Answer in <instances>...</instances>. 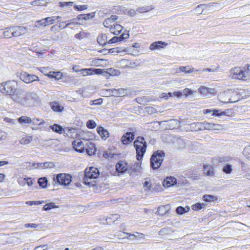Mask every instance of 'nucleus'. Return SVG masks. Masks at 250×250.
<instances>
[{"label":"nucleus","mask_w":250,"mask_h":250,"mask_svg":"<svg viewBox=\"0 0 250 250\" xmlns=\"http://www.w3.org/2000/svg\"><path fill=\"white\" fill-rule=\"evenodd\" d=\"M100 174L99 170L94 167L86 168L85 170L84 177L83 178L84 184L89 186H94L96 185L95 179H97Z\"/></svg>","instance_id":"obj_1"},{"label":"nucleus","mask_w":250,"mask_h":250,"mask_svg":"<svg viewBox=\"0 0 250 250\" xmlns=\"http://www.w3.org/2000/svg\"><path fill=\"white\" fill-rule=\"evenodd\" d=\"M41 99L38 93L34 91L26 92L22 101V105L26 107H33L40 104Z\"/></svg>","instance_id":"obj_2"},{"label":"nucleus","mask_w":250,"mask_h":250,"mask_svg":"<svg viewBox=\"0 0 250 250\" xmlns=\"http://www.w3.org/2000/svg\"><path fill=\"white\" fill-rule=\"evenodd\" d=\"M136 151V158L138 161L142 159L146 152L147 144L144 137L138 136L134 142Z\"/></svg>","instance_id":"obj_3"},{"label":"nucleus","mask_w":250,"mask_h":250,"mask_svg":"<svg viewBox=\"0 0 250 250\" xmlns=\"http://www.w3.org/2000/svg\"><path fill=\"white\" fill-rule=\"evenodd\" d=\"M165 152L162 150H157L153 152L150 158V166L153 169H158L164 160Z\"/></svg>","instance_id":"obj_4"},{"label":"nucleus","mask_w":250,"mask_h":250,"mask_svg":"<svg viewBox=\"0 0 250 250\" xmlns=\"http://www.w3.org/2000/svg\"><path fill=\"white\" fill-rule=\"evenodd\" d=\"M17 84L14 81H8L0 83V92L6 95H12L16 90Z\"/></svg>","instance_id":"obj_5"},{"label":"nucleus","mask_w":250,"mask_h":250,"mask_svg":"<svg viewBox=\"0 0 250 250\" xmlns=\"http://www.w3.org/2000/svg\"><path fill=\"white\" fill-rule=\"evenodd\" d=\"M54 185L56 184L62 186H68L72 182V176L69 174L59 173L53 177Z\"/></svg>","instance_id":"obj_6"},{"label":"nucleus","mask_w":250,"mask_h":250,"mask_svg":"<svg viewBox=\"0 0 250 250\" xmlns=\"http://www.w3.org/2000/svg\"><path fill=\"white\" fill-rule=\"evenodd\" d=\"M229 77L232 79L246 81L244 69L240 67L232 68L229 71Z\"/></svg>","instance_id":"obj_7"},{"label":"nucleus","mask_w":250,"mask_h":250,"mask_svg":"<svg viewBox=\"0 0 250 250\" xmlns=\"http://www.w3.org/2000/svg\"><path fill=\"white\" fill-rule=\"evenodd\" d=\"M12 99L15 102H17L22 105V101L24 100L25 94L24 91L21 89H17L16 88V91L11 95Z\"/></svg>","instance_id":"obj_8"},{"label":"nucleus","mask_w":250,"mask_h":250,"mask_svg":"<svg viewBox=\"0 0 250 250\" xmlns=\"http://www.w3.org/2000/svg\"><path fill=\"white\" fill-rule=\"evenodd\" d=\"M11 29L13 31V36L16 37L24 35L27 32V29L22 26H11Z\"/></svg>","instance_id":"obj_9"},{"label":"nucleus","mask_w":250,"mask_h":250,"mask_svg":"<svg viewBox=\"0 0 250 250\" xmlns=\"http://www.w3.org/2000/svg\"><path fill=\"white\" fill-rule=\"evenodd\" d=\"M197 125H199L200 127H203L205 129L208 130H219L222 128L220 125L214 124L209 123H197Z\"/></svg>","instance_id":"obj_10"},{"label":"nucleus","mask_w":250,"mask_h":250,"mask_svg":"<svg viewBox=\"0 0 250 250\" xmlns=\"http://www.w3.org/2000/svg\"><path fill=\"white\" fill-rule=\"evenodd\" d=\"M72 145L75 150L80 153L83 152L85 150V144H84L81 140L73 141Z\"/></svg>","instance_id":"obj_11"},{"label":"nucleus","mask_w":250,"mask_h":250,"mask_svg":"<svg viewBox=\"0 0 250 250\" xmlns=\"http://www.w3.org/2000/svg\"><path fill=\"white\" fill-rule=\"evenodd\" d=\"M85 149L86 153L90 156L94 155L96 151L95 144L92 142H88L87 141H85Z\"/></svg>","instance_id":"obj_12"},{"label":"nucleus","mask_w":250,"mask_h":250,"mask_svg":"<svg viewBox=\"0 0 250 250\" xmlns=\"http://www.w3.org/2000/svg\"><path fill=\"white\" fill-rule=\"evenodd\" d=\"M126 90L123 88L119 89H110L107 90L109 92V96H113L115 97L123 96L126 94Z\"/></svg>","instance_id":"obj_13"},{"label":"nucleus","mask_w":250,"mask_h":250,"mask_svg":"<svg viewBox=\"0 0 250 250\" xmlns=\"http://www.w3.org/2000/svg\"><path fill=\"white\" fill-rule=\"evenodd\" d=\"M128 164L124 161H120L116 165V169L119 173H124L127 171Z\"/></svg>","instance_id":"obj_14"},{"label":"nucleus","mask_w":250,"mask_h":250,"mask_svg":"<svg viewBox=\"0 0 250 250\" xmlns=\"http://www.w3.org/2000/svg\"><path fill=\"white\" fill-rule=\"evenodd\" d=\"M141 168V165L139 163H135L127 167V173L129 175H133L139 171Z\"/></svg>","instance_id":"obj_15"},{"label":"nucleus","mask_w":250,"mask_h":250,"mask_svg":"<svg viewBox=\"0 0 250 250\" xmlns=\"http://www.w3.org/2000/svg\"><path fill=\"white\" fill-rule=\"evenodd\" d=\"M134 135L131 132H127L122 137V142L123 144L127 145L129 144L134 139Z\"/></svg>","instance_id":"obj_16"},{"label":"nucleus","mask_w":250,"mask_h":250,"mask_svg":"<svg viewBox=\"0 0 250 250\" xmlns=\"http://www.w3.org/2000/svg\"><path fill=\"white\" fill-rule=\"evenodd\" d=\"M33 166L35 168H39L40 169H45L47 168H53L55 167V164L53 162H45V163H34Z\"/></svg>","instance_id":"obj_17"},{"label":"nucleus","mask_w":250,"mask_h":250,"mask_svg":"<svg viewBox=\"0 0 250 250\" xmlns=\"http://www.w3.org/2000/svg\"><path fill=\"white\" fill-rule=\"evenodd\" d=\"M167 43L166 42L162 41H158L152 43L150 46L149 49L151 50H154L157 49L163 48L164 46H166Z\"/></svg>","instance_id":"obj_18"},{"label":"nucleus","mask_w":250,"mask_h":250,"mask_svg":"<svg viewBox=\"0 0 250 250\" xmlns=\"http://www.w3.org/2000/svg\"><path fill=\"white\" fill-rule=\"evenodd\" d=\"M204 173L207 176H213L214 175V167L212 166L207 164L203 166Z\"/></svg>","instance_id":"obj_19"},{"label":"nucleus","mask_w":250,"mask_h":250,"mask_svg":"<svg viewBox=\"0 0 250 250\" xmlns=\"http://www.w3.org/2000/svg\"><path fill=\"white\" fill-rule=\"evenodd\" d=\"M50 105L52 109L55 112H61L64 109L63 106L60 105L57 102L54 101L51 102Z\"/></svg>","instance_id":"obj_20"},{"label":"nucleus","mask_w":250,"mask_h":250,"mask_svg":"<svg viewBox=\"0 0 250 250\" xmlns=\"http://www.w3.org/2000/svg\"><path fill=\"white\" fill-rule=\"evenodd\" d=\"M231 158L229 156L216 157L213 159V161L215 164H219L220 163H225L230 161Z\"/></svg>","instance_id":"obj_21"},{"label":"nucleus","mask_w":250,"mask_h":250,"mask_svg":"<svg viewBox=\"0 0 250 250\" xmlns=\"http://www.w3.org/2000/svg\"><path fill=\"white\" fill-rule=\"evenodd\" d=\"M97 130L99 134L103 139H106L109 136L108 131L102 126L98 127L97 128Z\"/></svg>","instance_id":"obj_22"},{"label":"nucleus","mask_w":250,"mask_h":250,"mask_svg":"<svg viewBox=\"0 0 250 250\" xmlns=\"http://www.w3.org/2000/svg\"><path fill=\"white\" fill-rule=\"evenodd\" d=\"M123 28V27L120 24H116L113 26H111L110 31L114 35H118L120 34Z\"/></svg>","instance_id":"obj_23"},{"label":"nucleus","mask_w":250,"mask_h":250,"mask_svg":"<svg viewBox=\"0 0 250 250\" xmlns=\"http://www.w3.org/2000/svg\"><path fill=\"white\" fill-rule=\"evenodd\" d=\"M169 209L168 205L166 206H161L158 207L157 213L160 215H164L168 212Z\"/></svg>","instance_id":"obj_24"},{"label":"nucleus","mask_w":250,"mask_h":250,"mask_svg":"<svg viewBox=\"0 0 250 250\" xmlns=\"http://www.w3.org/2000/svg\"><path fill=\"white\" fill-rule=\"evenodd\" d=\"M120 218V215L118 214H110L109 216L106 218V223L110 224L114 223Z\"/></svg>","instance_id":"obj_25"},{"label":"nucleus","mask_w":250,"mask_h":250,"mask_svg":"<svg viewBox=\"0 0 250 250\" xmlns=\"http://www.w3.org/2000/svg\"><path fill=\"white\" fill-rule=\"evenodd\" d=\"M176 179L175 178L170 177L167 178V180L164 181L163 185L164 187H169L176 183Z\"/></svg>","instance_id":"obj_26"},{"label":"nucleus","mask_w":250,"mask_h":250,"mask_svg":"<svg viewBox=\"0 0 250 250\" xmlns=\"http://www.w3.org/2000/svg\"><path fill=\"white\" fill-rule=\"evenodd\" d=\"M18 76L20 77V79L23 81L24 83H29V78L30 76V74L25 72H22Z\"/></svg>","instance_id":"obj_27"},{"label":"nucleus","mask_w":250,"mask_h":250,"mask_svg":"<svg viewBox=\"0 0 250 250\" xmlns=\"http://www.w3.org/2000/svg\"><path fill=\"white\" fill-rule=\"evenodd\" d=\"M107 36L106 34H103L97 37V42L101 45H105L107 42Z\"/></svg>","instance_id":"obj_28"},{"label":"nucleus","mask_w":250,"mask_h":250,"mask_svg":"<svg viewBox=\"0 0 250 250\" xmlns=\"http://www.w3.org/2000/svg\"><path fill=\"white\" fill-rule=\"evenodd\" d=\"M18 121L21 124H30L32 123V119L31 118L24 116L19 118Z\"/></svg>","instance_id":"obj_29"},{"label":"nucleus","mask_w":250,"mask_h":250,"mask_svg":"<svg viewBox=\"0 0 250 250\" xmlns=\"http://www.w3.org/2000/svg\"><path fill=\"white\" fill-rule=\"evenodd\" d=\"M50 127L53 131L59 134H62L63 130L62 127L58 124H54L52 125H50Z\"/></svg>","instance_id":"obj_30"},{"label":"nucleus","mask_w":250,"mask_h":250,"mask_svg":"<svg viewBox=\"0 0 250 250\" xmlns=\"http://www.w3.org/2000/svg\"><path fill=\"white\" fill-rule=\"evenodd\" d=\"M13 31L11 29V26L6 28L2 33L4 37L6 38H10L13 36Z\"/></svg>","instance_id":"obj_31"},{"label":"nucleus","mask_w":250,"mask_h":250,"mask_svg":"<svg viewBox=\"0 0 250 250\" xmlns=\"http://www.w3.org/2000/svg\"><path fill=\"white\" fill-rule=\"evenodd\" d=\"M217 199V198L212 195L205 194L203 196V200L207 202H210Z\"/></svg>","instance_id":"obj_32"},{"label":"nucleus","mask_w":250,"mask_h":250,"mask_svg":"<svg viewBox=\"0 0 250 250\" xmlns=\"http://www.w3.org/2000/svg\"><path fill=\"white\" fill-rule=\"evenodd\" d=\"M84 71H85L86 72V73H88V74H90V73H92L91 72H89L90 71H92L93 72H94L95 74H103L104 73H105L106 72L105 71H104L102 69H93V68H89V69H84Z\"/></svg>","instance_id":"obj_33"},{"label":"nucleus","mask_w":250,"mask_h":250,"mask_svg":"<svg viewBox=\"0 0 250 250\" xmlns=\"http://www.w3.org/2000/svg\"><path fill=\"white\" fill-rule=\"evenodd\" d=\"M189 210V208L188 206L185 208H184L182 206H179L176 208V212L178 214H183L185 212H188Z\"/></svg>","instance_id":"obj_34"},{"label":"nucleus","mask_w":250,"mask_h":250,"mask_svg":"<svg viewBox=\"0 0 250 250\" xmlns=\"http://www.w3.org/2000/svg\"><path fill=\"white\" fill-rule=\"evenodd\" d=\"M206 206L205 203H197L192 205L191 208L194 210H199L202 208H204Z\"/></svg>","instance_id":"obj_35"},{"label":"nucleus","mask_w":250,"mask_h":250,"mask_svg":"<svg viewBox=\"0 0 250 250\" xmlns=\"http://www.w3.org/2000/svg\"><path fill=\"white\" fill-rule=\"evenodd\" d=\"M38 182L40 187L45 188L47 186V180L45 177H42L39 179Z\"/></svg>","instance_id":"obj_36"},{"label":"nucleus","mask_w":250,"mask_h":250,"mask_svg":"<svg viewBox=\"0 0 250 250\" xmlns=\"http://www.w3.org/2000/svg\"><path fill=\"white\" fill-rule=\"evenodd\" d=\"M179 70L181 72H185L186 73H190L193 71H195L193 68H190L189 66H181L179 68Z\"/></svg>","instance_id":"obj_37"},{"label":"nucleus","mask_w":250,"mask_h":250,"mask_svg":"<svg viewBox=\"0 0 250 250\" xmlns=\"http://www.w3.org/2000/svg\"><path fill=\"white\" fill-rule=\"evenodd\" d=\"M58 208V206H56L54 203L50 202L49 203L45 204L43 206V209L44 210L47 211V210L51 209V208Z\"/></svg>","instance_id":"obj_38"},{"label":"nucleus","mask_w":250,"mask_h":250,"mask_svg":"<svg viewBox=\"0 0 250 250\" xmlns=\"http://www.w3.org/2000/svg\"><path fill=\"white\" fill-rule=\"evenodd\" d=\"M243 155L250 161V146H246L243 151Z\"/></svg>","instance_id":"obj_39"},{"label":"nucleus","mask_w":250,"mask_h":250,"mask_svg":"<svg viewBox=\"0 0 250 250\" xmlns=\"http://www.w3.org/2000/svg\"><path fill=\"white\" fill-rule=\"evenodd\" d=\"M32 141L31 137H27L22 138L20 141V143L21 145H25L29 144Z\"/></svg>","instance_id":"obj_40"},{"label":"nucleus","mask_w":250,"mask_h":250,"mask_svg":"<svg viewBox=\"0 0 250 250\" xmlns=\"http://www.w3.org/2000/svg\"><path fill=\"white\" fill-rule=\"evenodd\" d=\"M223 171L226 174H230L232 170L231 165L230 164L226 165L222 169Z\"/></svg>","instance_id":"obj_41"},{"label":"nucleus","mask_w":250,"mask_h":250,"mask_svg":"<svg viewBox=\"0 0 250 250\" xmlns=\"http://www.w3.org/2000/svg\"><path fill=\"white\" fill-rule=\"evenodd\" d=\"M206 7L205 4H201L198 5L195 8V11L198 14L202 13L203 9Z\"/></svg>","instance_id":"obj_42"},{"label":"nucleus","mask_w":250,"mask_h":250,"mask_svg":"<svg viewBox=\"0 0 250 250\" xmlns=\"http://www.w3.org/2000/svg\"><path fill=\"white\" fill-rule=\"evenodd\" d=\"M244 69V72L245 73V78L247 80L250 78V65H247V69L245 67L242 68Z\"/></svg>","instance_id":"obj_43"},{"label":"nucleus","mask_w":250,"mask_h":250,"mask_svg":"<svg viewBox=\"0 0 250 250\" xmlns=\"http://www.w3.org/2000/svg\"><path fill=\"white\" fill-rule=\"evenodd\" d=\"M24 227L26 228H32L41 229L40 224H34V223L25 224Z\"/></svg>","instance_id":"obj_44"},{"label":"nucleus","mask_w":250,"mask_h":250,"mask_svg":"<svg viewBox=\"0 0 250 250\" xmlns=\"http://www.w3.org/2000/svg\"><path fill=\"white\" fill-rule=\"evenodd\" d=\"M74 2L73 1H69V2H59V6L62 7H63L65 6L66 7H71L73 5Z\"/></svg>","instance_id":"obj_45"},{"label":"nucleus","mask_w":250,"mask_h":250,"mask_svg":"<svg viewBox=\"0 0 250 250\" xmlns=\"http://www.w3.org/2000/svg\"><path fill=\"white\" fill-rule=\"evenodd\" d=\"M86 126L88 128L93 129L96 127V124L93 120H89L86 123Z\"/></svg>","instance_id":"obj_46"},{"label":"nucleus","mask_w":250,"mask_h":250,"mask_svg":"<svg viewBox=\"0 0 250 250\" xmlns=\"http://www.w3.org/2000/svg\"><path fill=\"white\" fill-rule=\"evenodd\" d=\"M103 103V99L102 98H99L95 100L90 101L89 102V104L91 105H101Z\"/></svg>","instance_id":"obj_47"},{"label":"nucleus","mask_w":250,"mask_h":250,"mask_svg":"<svg viewBox=\"0 0 250 250\" xmlns=\"http://www.w3.org/2000/svg\"><path fill=\"white\" fill-rule=\"evenodd\" d=\"M45 21H44L46 22V25H49L50 24H53L55 21V19L53 17H47L45 18Z\"/></svg>","instance_id":"obj_48"},{"label":"nucleus","mask_w":250,"mask_h":250,"mask_svg":"<svg viewBox=\"0 0 250 250\" xmlns=\"http://www.w3.org/2000/svg\"><path fill=\"white\" fill-rule=\"evenodd\" d=\"M74 7L76 10L81 11L86 9L87 8V6L86 5H74Z\"/></svg>","instance_id":"obj_49"},{"label":"nucleus","mask_w":250,"mask_h":250,"mask_svg":"<svg viewBox=\"0 0 250 250\" xmlns=\"http://www.w3.org/2000/svg\"><path fill=\"white\" fill-rule=\"evenodd\" d=\"M43 122L42 120L37 118L32 120V123L31 124L35 125H41L43 123Z\"/></svg>","instance_id":"obj_50"},{"label":"nucleus","mask_w":250,"mask_h":250,"mask_svg":"<svg viewBox=\"0 0 250 250\" xmlns=\"http://www.w3.org/2000/svg\"><path fill=\"white\" fill-rule=\"evenodd\" d=\"M194 93H195V92L192 91L190 89L186 88L183 90L182 94L185 95L186 97H187L188 95L193 94Z\"/></svg>","instance_id":"obj_51"},{"label":"nucleus","mask_w":250,"mask_h":250,"mask_svg":"<svg viewBox=\"0 0 250 250\" xmlns=\"http://www.w3.org/2000/svg\"><path fill=\"white\" fill-rule=\"evenodd\" d=\"M44 1V0H34L31 2V4L32 5H37L40 6L42 5H43V2Z\"/></svg>","instance_id":"obj_52"},{"label":"nucleus","mask_w":250,"mask_h":250,"mask_svg":"<svg viewBox=\"0 0 250 250\" xmlns=\"http://www.w3.org/2000/svg\"><path fill=\"white\" fill-rule=\"evenodd\" d=\"M39 77L35 75H31L30 74L29 78V83H31L32 82H35V81H39Z\"/></svg>","instance_id":"obj_53"},{"label":"nucleus","mask_w":250,"mask_h":250,"mask_svg":"<svg viewBox=\"0 0 250 250\" xmlns=\"http://www.w3.org/2000/svg\"><path fill=\"white\" fill-rule=\"evenodd\" d=\"M18 182L20 186L24 187L26 184V178H20L18 179Z\"/></svg>","instance_id":"obj_54"},{"label":"nucleus","mask_w":250,"mask_h":250,"mask_svg":"<svg viewBox=\"0 0 250 250\" xmlns=\"http://www.w3.org/2000/svg\"><path fill=\"white\" fill-rule=\"evenodd\" d=\"M151 8L149 7H143L138 8L137 11L140 13H145L147 11H149Z\"/></svg>","instance_id":"obj_55"},{"label":"nucleus","mask_w":250,"mask_h":250,"mask_svg":"<svg viewBox=\"0 0 250 250\" xmlns=\"http://www.w3.org/2000/svg\"><path fill=\"white\" fill-rule=\"evenodd\" d=\"M45 21V19H43L41 20L37 21V23H38V24L35 25L36 27L39 28L41 26H46V24H45L46 22H45L44 21Z\"/></svg>","instance_id":"obj_56"},{"label":"nucleus","mask_w":250,"mask_h":250,"mask_svg":"<svg viewBox=\"0 0 250 250\" xmlns=\"http://www.w3.org/2000/svg\"><path fill=\"white\" fill-rule=\"evenodd\" d=\"M213 111V112L212 113V116L219 117L226 115V113L225 112H221L220 113H218V110H214Z\"/></svg>","instance_id":"obj_57"},{"label":"nucleus","mask_w":250,"mask_h":250,"mask_svg":"<svg viewBox=\"0 0 250 250\" xmlns=\"http://www.w3.org/2000/svg\"><path fill=\"white\" fill-rule=\"evenodd\" d=\"M85 17L84 20H87L93 18L95 16V12H92L91 13H88L86 14H83Z\"/></svg>","instance_id":"obj_58"},{"label":"nucleus","mask_w":250,"mask_h":250,"mask_svg":"<svg viewBox=\"0 0 250 250\" xmlns=\"http://www.w3.org/2000/svg\"><path fill=\"white\" fill-rule=\"evenodd\" d=\"M112 22L111 21V20L108 18L106 19L103 22V24L104 26L105 27H109L111 26L110 24Z\"/></svg>","instance_id":"obj_59"},{"label":"nucleus","mask_w":250,"mask_h":250,"mask_svg":"<svg viewBox=\"0 0 250 250\" xmlns=\"http://www.w3.org/2000/svg\"><path fill=\"white\" fill-rule=\"evenodd\" d=\"M146 111L148 114H152L156 113V110L152 107H146Z\"/></svg>","instance_id":"obj_60"},{"label":"nucleus","mask_w":250,"mask_h":250,"mask_svg":"<svg viewBox=\"0 0 250 250\" xmlns=\"http://www.w3.org/2000/svg\"><path fill=\"white\" fill-rule=\"evenodd\" d=\"M53 73L55 74L54 78L56 80H60V79H62V73H61L59 71L54 72V73Z\"/></svg>","instance_id":"obj_61"},{"label":"nucleus","mask_w":250,"mask_h":250,"mask_svg":"<svg viewBox=\"0 0 250 250\" xmlns=\"http://www.w3.org/2000/svg\"><path fill=\"white\" fill-rule=\"evenodd\" d=\"M198 91L202 94H206L208 92V88L204 86H201L198 89Z\"/></svg>","instance_id":"obj_62"},{"label":"nucleus","mask_w":250,"mask_h":250,"mask_svg":"<svg viewBox=\"0 0 250 250\" xmlns=\"http://www.w3.org/2000/svg\"><path fill=\"white\" fill-rule=\"evenodd\" d=\"M118 72L119 71L118 70L110 68L108 69V71L107 72V73L109 74L110 75L114 76L117 75Z\"/></svg>","instance_id":"obj_63"},{"label":"nucleus","mask_w":250,"mask_h":250,"mask_svg":"<svg viewBox=\"0 0 250 250\" xmlns=\"http://www.w3.org/2000/svg\"><path fill=\"white\" fill-rule=\"evenodd\" d=\"M84 36H85V33L81 32L78 34H76L75 36V37L76 39L81 40V39L83 38L84 37Z\"/></svg>","instance_id":"obj_64"}]
</instances>
